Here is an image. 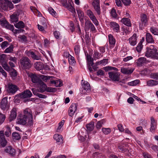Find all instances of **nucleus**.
I'll use <instances>...</instances> for the list:
<instances>
[{
    "mask_svg": "<svg viewBox=\"0 0 158 158\" xmlns=\"http://www.w3.org/2000/svg\"><path fill=\"white\" fill-rule=\"evenodd\" d=\"M17 123L22 125L27 124L28 126L33 124V116L31 110L29 108L26 109L18 117Z\"/></svg>",
    "mask_w": 158,
    "mask_h": 158,
    "instance_id": "1",
    "label": "nucleus"
},
{
    "mask_svg": "<svg viewBox=\"0 0 158 158\" xmlns=\"http://www.w3.org/2000/svg\"><path fill=\"white\" fill-rule=\"evenodd\" d=\"M145 56L150 58L155 59H158V52L155 47L151 45L146 48V51L145 52Z\"/></svg>",
    "mask_w": 158,
    "mask_h": 158,
    "instance_id": "2",
    "label": "nucleus"
},
{
    "mask_svg": "<svg viewBox=\"0 0 158 158\" xmlns=\"http://www.w3.org/2000/svg\"><path fill=\"white\" fill-rule=\"evenodd\" d=\"M20 66L23 70L28 69L32 66L31 62L27 57H23L20 60Z\"/></svg>",
    "mask_w": 158,
    "mask_h": 158,
    "instance_id": "3",
    "label": "nucleus"
},
{
    "mask_svg": "<svg viewBox=\"0 0 158 158\" xmlns=\"http://www.w3.org/2000/svg\"><path fill=\"white\" fill-rule=\"evenodd\" d=\"M0 64L6 70L9 71L10 68L7 63L6 56L5 54L0 55Z\"/></svg>",
    "mask_w": 158,
    "mask_h": 158,
    "instance_id": "4",
    "label": "nucleus"
},
{
    "mask_svg": "<svg viewBox=\"0 0 158 158\" xmlns=\"http://www.w3.org/2000/svg\"><path fill=\"white\" fill-rule=\"evenodd\" d=\"M140 18L141 22L139 23V26L142 29L148 24L149 17L145 14L143 13L140 15Z\"/></svg>",
    "mask_w": 158,
    "mask_h": 158,
    "instance_id": "5",
    "label": "nucleus"
},
{
    "mask_svg": "<svg viewBox=\"0 0 158 158\" xmlns=\"http://www.w3.org/2000/svg\"><path fill=\"white\" fill-rule=\"evenodd\" d=\"M82 88L81 89V92L83 94H85L91 91L90 85L87 81H82Z\"/></svg>",
    "mask_w": 158,
    "mask_h": 158,
    "instance_id": "6",
    "label": "nucleus"
},
{
    "mask_svg": "<svg viewBox=\"0 0 158 158\" xmlns=\"http://www.w3.org/2000/svg\"><path fill=\"white\" fill-rule=\"evenodd\" d=\"M86 13L93 23L96 26H98V22L92 11L91 10L89 9L87 10Z\"/></svg>",
    "mask_w": 158,
    "mask_h": 158,
    "instance_id": "7",
    "label": "nucleus"
},
{
    "mask_svg": "<svg viewBox=\"0 0 158 158\" xmlns=\"http://www.w3.org/2000/svg\"><path fill=\"white\" fill-rule=\"evenodd\" d=\"M90 29L91 31L96 30L95 27L89 20L85 21V31H88Z\"/></svg>",
    "mask_w": 158,
    "mask_h": 158,
    "instance_id": "8",
    "label": "nucleus"
},
{
    "mask_svg": "<svg viewBox=\"0 0 158 158\" xmlns=\"http://www.w3.org/2000/svg\"><path fill=\"white\" fill-rule=\"evenodd\" d=\"M92 4L97 14L98 15H100L101 14L100 0H94Z\"/></svg>",
    "mask_w": 158,
    "mask_h": 158,
    "instance_id": "9",
    "label": "nucleus"
},
{
    "mask_svg": "<svg viewBox=\"0 0 158 158\" xmlns=\"http://www.w3.org/2000/svg\"><path fill=\"white\" fill-rule=\"evenodd\" d=\"M18 90L17 86L12 84H9L8 85L7 91L9 95L14 94Z\"/></svg>",
    "mask_w": 158,
    "mask_h": 158,
    "instance_id": "10",
    "label": "nucleus"
},
{
    "mask_svg": "<svg viewBox=\"0 0 158 158\" xmlns=\"http://www.w3.org/2000/svg\"><path fill=\"white\" fill-rule=\"evenodd\" d=\"M109 77L112 80L114 81H119V74L116 72H109L108 73Z\"/></svg>",
    "mask_w": 158,
    "mask_h": 158,
    "instance_id": "11",
    "label": "nucleus"
},
{
    "mask_svg": "<svg viewBox=\"0 0 158 158\" xmlns=\"http://www.w3.org/2000/svg\"><path fill=\"white\" fill-rule=\"evenodd\" d=\"M7 141L5 138L4 131H0V144L2 147H5L7 144Z\"/></svg>",
    "mask_w": 158,
    "mask_h": 158,
    "instance_id": "12",
    "label": "nucleus"
},
{
    "mask_svg": "<svg viewBox=\"0 0 158 158\" xmlns=\"http://www.w3.org/2000/svg\"><path fill=\"white\" fill-rule=\"evenodd\" d=\"M28 76L31 79V81L33 83L38 84L41 81L40 78L35 74L30 73Z\"/></svg>",
    "mask_w": 158,
    "mask_h": 158,
    "instance_id": "13",
    "label": "nucleus"
},
{
    "mask_svg": "<svg viewBox=\"0 0 158 158\" xmlns=\"http://www.w3.org/2000/svg\"><path fill=\"white\" fill-rule=\"evenodd\" d=\"M77 108V105L76 103H73L70 106L69 108L68 113L69 115L72 117L74 115Z\"/></svg>",
    "mask_w": 158,
    "mask_h": 158,
    "instance_id": "14",
    "label": "nucleus"
},
{
    "mask_svg": "<svg viewBox=\"0 0 158 158\" xmlns=\"http://www.w3.org/2000/svg\"><path fill=\"white\" fill-rule=\"evenodd\" d=\"M137 37L136 34L134 33L129 39V43L131 45L134 46L136 44L137 42Z\"/></svg>",
    "mask_w": 158,
    "mask_h": 158,
    "instance_id": "15",
    "label": "nucleus"
},
{
    "mask_svg": "<svg viewBox=\"0 0 158 158\" xmlns=\"http://www.w3.org/2000/svg\"><path fill=\"white\" fill-rule=\"evenodd\" d=\"M32 95V93L29 90H26L19 94V97L22 98H29Z\"/></svg>",
    "mask_w": 158,
    "mask_h": 158,
    "instance_id": "16",
    "label": "nucleus"
},
{
    "mask_svg": "<svg viewBox=\"0 0 158 158\" xmlns=\"http://www.w3.org/2000/svg\"><path fill=\"white\" fill-rule=\"evenodd\" d=\"M37 85L39 87V92L43 93L46 91L47 86L42 81H41Z\"/></svg>",
    "mask_w": 158,
    "mask_h": 158,
    "instance_id": "17",
    "label": "nucleus"
},
{
    "mask_svg": "<svg viewBox=\"0 0 158 158\" xmlns=\"http://www.w3.org/2000/svg\"><path fill=\"white\" fill-rule=\"evenodd\" d=\"M19 13L18 12L14 13L10 16L11 21L12 23H16L19 21Z\"/></svg>",
    "mask_w": 158,
    "mask_h": 158,
    "instance_id": "18",
    "label": "nucleus"
},
{
    "mask_svg": "<svg viewBox=\"0 0 158 158\" xmlns=\"http://www.w3.org/2000/svg\"><path fill=\"white\" fill-rule=\"evenodd\" d=\"M5 151L12 156H14L15 154V150L11 146L6 147L5 149Z\"/></svg>",
    "mask_w": 158,
    "mask_h": 158,
    "instance_id": "19",
    "label": "nucleus"
},
{
    "mask_svg": "<svg viewBox=\"0 0 158 158\" xmlns=\"http://www.w3.org/2000/svg\"><path fill=\"white\" fill-rule=\"evenodd\" d=\"M1 8L4 10H7L8 8V0H1L0 1Z\"/></svg>",
    "mask_w": 158,
    "mask_h": 158,
    "instance_id": "20",
    "label": "nucleus"
},
{
    "mask_svg": "<svg viewBox=\"0 0 158 158\" xmlns=\"http://www.w3.org/2000/svg\"><path fill=\"white\" fill-rule=\"evenodd\" d=\"M110 27L113 30L117 32H118L119 30V24L114 22H112L110 23Z\"/></svg>",
    "mask_w": 158,
    "mask_h": 158,
    "instance_id": "21",
    "label": "nucleus"
},
{
    "mask_svg": "<svg viewBox=\"0 0 158 158\" xmlns=\"http://www.w3.org/2000/svg\"><path fill=\"white\" fill-rule=\"evenodd\" d=\"M151 124L150 125V131L152 132H154L156 128V124L154 118L151 117Z\"/></svg>",
    "mask_w": 158,
    "mask_h": 158,
    "instance_id": "22",
    "label": "nucleus"
},
{
    "mask_svg": "<svg viewBox=\"0 0 158 158\" xmlns=\"http://www.w3.org/2000/svg\"><path fill=\"white\" fill-rule=\"evenodd\" d=\"M17 117L16 110L15 108H13L10 111V114L9 117V120L11 121L16 118Z\"/></svg>",
    "mask_w": 158,
    "mask_h": 158,
    "instance_id": "23",
    "label": "nucleus"
},
{
    "mask_svg": "<svg viewBox=\"0 0 158 158\" xmlns=\"http://www.w3.org/2000/svg\"><path fill=\"white\" fill-rule=\"evenodd\" d=\"M127 146L128 145L127 143H120L119 144L118 148L120 150V151L124 152L128 150V148H127Z\"/></svg>",
    "mask_w": 158,
    "mask_h": 158,
    "instance_id": "24",
    "label": "nucleus"
},
{
    "mask_svg": "<svg viewBox=\"0 0 158 158\" xmlns=\"http://www.w3.org/2000/svg\"><path fill=\"white\" fill-rule=\"evenodd\" d=\"M134 69L129 68H121V71L122 73L125 74H129L131 73L133 71Z\"/></svg>",
    "mask_w": 158,
    "mask_h": 158,
    "instance_id": "25",
    "label": "nucleus"
},
{
    "mask_svg": "<svg viewBox=\"0 0 158 158\" xmlns=\"http://www.w3.org/2000/svg\"><path fill=\"white\" fill-rule=\"evenodd\" d=\"M146 39L147 42L148 43H153L154 42V41L153 37L149 33H146Z\"/></svg>",
    "mask_w": 158,
    "mask_h": 158,
    "instance_id": "26",
    "label": "nucleus"
},
{
    "mask_svg": "<svg viewBox=\"0 0 158 158\" xmlns=\"http://www.w3.org/2000/svg\"><path fill=\"white\" fill-rule=\"evenodd\" d=\"M146 59L144 57H140L137 60L136 63L138 66H142L146 63Z\"/></svg>",
    "mask_w": 158,
    "mask_h": 158,
    "instance_id": "27",
    "label": "nucleus"
},
{
    "mask_svg": "<svg viewBox=\"0 0 158 158\" xmlns=\"http://www.w3.org/2000/svg\"><path fill=\"white\" fill-rule=\"evenodd\" d=\"M121 22L128 27H131V21L128 18H123L121 20Z\"/></svg>",
    "mask_w": 158,
    "mask_h": 158,
    "instance_id": "28",
    "label": "nucleus"
},
{
    "mask_svg": "<svg viewBox=\"0 0 158 158\" xmlns=\"http://www.w3.org/2000/svg\"><path fill=\"white\" fill-rule=\"evenodd\" d=\"M53 138L56 142H60V143H63V138L61 135L58 134H55L54 135Z\"/></svg>",
    "mask_w": 158,
    "mask_h": 158,
    "instance_id": "29",
    "label": "nucleus"
},
{
    "mask_svg": "<svg viewBox=\"0 0 158 158\" xmlns=\"http://www.w3.org/2000/svg\"><path fill=\"white\" fill-rule=\"evenodd\" d=\"M7 103V99L6 98H3L1 102V107L2 109H4L6 107Z\"/></svg>",
    "mask_w": 158,
    "mask_h": 158,
    "instance_id": "30",
    "label": "nucleus"
},
{
    "mask_svg": "<svg viewBox=\"0 0 158 158\" xmlns=\"http://www.w3.org/2000/svg\"><path fill=\"white\" fill-rule=\"evenodd\" d=\"M76 10L80 20L81 21H83L84 17V12L80 9H77Z\"/></svg>",
    "mask_w": 158,
    "mask_h": 158,
    "instance_id": "31",
    "label": "nucleus"
},
{
    "mask_svg": "<svg viewBox=\"0 0 158 158\" xmlns=\"http://www.w3.org/2000/svg\"><path fill=\"white\" fill-rule=\"evenodd\" d=\"M15 26L18 29L23 28L25 27L24 23L22 21H20L18 23L14 24Z\"/></svg>",
    "mask_w": 158,
    "mask_h": 158,
    "instance_id": "32",
    "label": "nucleus"
},
{
    "mask_svg": "<svg viewBox=\"0 0 158 158\" xmlns=\"http://www.w3.org/2000/svg\"><path fill=\"white\" fill-rule=\"evenodd\" d=\"M35 68L38 70H41L43 68L42 62H37L34 64Z\"/></svg>",
    "mask_w": 158,
    "mask_h": 158,
    "instance_id": "33",
    "label": "nucleus"
},
{
    "mask_svg": "<svg viewBox=\"0 0 158 158\" xmlns=\"http://www.w3.org/2000/svg\"><path fill=\"white\" fill-rule=\"evenodd\" d=\"M68 2L70 3L69 6L67 8L72 13H76L75 10V8L72 6V4H73V2L72 0H68Z\"/></svg>",
    "mask_w": 158,
    "mask_h": 158,
    "instance_id": "34",
    "label": "nucleus"
},
{
    "mask_svg": "<svg viewBox=\"0 0 158 158\" xmlns=\"http://www.w3.org/2000/svg\"><path fill=\"white\" fill-rule=\"evenodd\" d=\"M158 84V81L151 80L147 81V85L149 86L156 85Z\"/></svg>",
    "mask_w": 158,
    "mask_h": 158,
    "instance_id": "35",
    "label": "nucleus"
},
{
    "mask_svg": "<svg viewBox=\"0 0 158 158\" xmlns=\"http://www.w3.org/2000/svg\"><path fill=\"white\" fill-rule=\"evenodd\" d=\"M108 39L109 43L111 45H114L115 43V40L111 34H109L108 35Z\"/></svg>",
    "mask_w": 158,
    "mask_h": 158,
    "instance_id": "36",
    "label": "nucleus"
},
{
    "mask_svg": "<svg viewBox=\"0 0 158 158\" xmlns=\"http://www.w3.org/2000/svg\"><path fill=\"white\" fill-rule=\"evenodd\" d=\"M14 48L13 45L11 44L5 50L4 52L6 53H12L13 51Z\"/></svg>",
    "mask_w": 158,
    "mask_h": 158,
    "instance_id": "37",
    "label": "nucleus"
},
{
    "mask_svg": "<svg viewBox=\"0 0 158 158\" xmlns=\"http://www.w3.org/2000/svg\"><path fill=\"white\" fill-rule=\"evenodd\" d=\"M94 122H90L86 125L87 128L89 131H92L94 129Z\"/></svg>",
    "mask_w": 158,
    "mask_h": 158,
    "instance_id": "38",
    "label": "nucleus"
},
{
    "mask_svg": "<svg viewBox=\"0 0 158 158\" xmlns=\"http://www.w3.org/2000/svg\"><path fill=\"white\" fill-rule=\"evenodd\" d=\"M48 10L50 13L53 17L55 18L57 17V14L53 8L51 7H49L48 8Z\"/></svg>",
    "mask_w": 158,
    "mask_h": 158,
    "instance_id": "39",
    "label": "nucleus"
},
{
    "mask_svg": "<svg viewBox=\"0 0 158 158\" xmlns=\"http://www.w3.org/2000/svg\"><path fill=\"white\" fill-rule=\"evenodd\" d=\"M12 136L13 139L17 140H19L21 139L20 135L16 132H13L12 134Z\"/></svg>",
    "mask_w": 158,
    "mask_h": 158,
    "instance_id": "40",
    "label": "nucleus"
},
{
    "mask_svg": "<svg viewBox=\"0 0 158 158\" xmlns=\"http://www.w3.org/2000/svg\"><path fill=\"white\" fill-rule=\"evenodd\" d=\"M103 55L101 54V53H99L98 52H95L94 54L93 55V57H94L95 59H98L102 57Z\"/></svg>",
    "mask_w": 158,
    "mask_h": 158,
    "instance_id": "41",
    "label": "nucleus"
},
{
    "mask_svg": "<svg viewBox=\"0 0 158 158\" xmlns=\"http://www.w3.org/2000/svg\"><path fill=\"white\" fill-rule=\"evenodd\" d=\"M139 82V80H135L130 82L128 83V85L130 86H135L138 84Z\"/></svg>",
    "mask_w": 158,
    "mask_h": 158,
    "instance_id": "42",
    "label": "nucleus"
},
{
    "mask_svg": "<svg viewBox=\"0 0 158 158\" xmlns=\"http://www.w3.org/2000/svg\"><path fill=\"white\" fill-rule=\"evenodd\" d=\"M87 60L88 61V65H93V59L89 55H88L87 56Z\"/></svg>",
    "mask_w": 158,
    "mask_h": 158,
    "instance_id": "43",
    "label": "nucleus"
},
{
    "mask_svg": "<svg viewBox=\"0 0 158 158\" xmlns=\"http://www.w3.org/2000/svg\"><path fill=\"white\" fill-rule=\"evenodd\" d=\"M108 61V59H104L99 62H97L96 64H97L98 65L102 64L103 65H105L107 64Z\"/></svg>",
    "mask_w": 158,
    "mask_h": 158,
    "instance_id": "44",
    "label": "nucleus"
},
{
    "mask_svg": "<svg viewBox=\"0 0 158 158\" xmlns=\"http://www.w3.org/2000/svg\"><path fill=\"white\" fill-rule=\"evenodd\" d=\"M75 53L76 55H78L80 53V49L79 45H76L74 48Z\"/></svg>",
    "mask_w": 158,
    "mask_h": 158,
    "instance_id": "45",
    "label": "nucleus"
},
{
    "mask_svg": "<svg viewBox=\"0 0 158 158\" xmlns=\"http://www.w3.org/2000/svg\"><path fill=\"white\" fill-rule=\"evenodd\" d=\"M9 44L7 41H4L0 44V46L2 49H4L8 46Z\"/></svg>",
    "mask_w": 158,
    "mask_h": 158,
    "instance_id": "46",
    "label": "nucleus"
},
{
    "mask_svg": "<svg viewBox=\"0 0 158 158\" xmlns=\"http://www.w3.org/2000/svg\"><path fill=\"white\" fill-rule=\"evenodd\" d=\"M102 132L105 135H108L111 132L110 129L109 128H103L102 129Z\"/></svg>",
    "mask_w": 158,
    "mask_h": 158,
    "instance_id": "47",
    "label": "nucleus"
},
{
    "mask_svg": "<svg viewBox=\"0 0 158 158\" xmlns=\"http://www.w3.org/2000/svg\"><path fill=\"white\" fill-rule=\"evenodd\" d=\"M61 2L62 5L66 8L68 7L70 4L68 2V0H61Z\"/></svg>",
    "mask_w": 158,
    "mask_h": 158,
    "instance_id": "48",
    "label": "nucleus"
},
{
    "mask_svg": "<svg viewBox=\"0 0 158 158\" xmlns=\"http://www.w3.org/2000/svg\"><path fill=\"white\" fill-rule=\"evenodd\" d=\"M6 118V117L5 114L0 113V125L4 122Z\"/></svg>",
    "mask_w": 158,
    "mask_h": 158,
    "instance_id": "49",
    "label": "nucleus"
},
{
    "mask_svg": "<svg viewBox=\"0 0 158 158\" xmlns=\"http://www.w3.org/2000/svg\"><path fill=\"white\" fill-rule=\"evenodd\" d=\"M150 31L154 35H158V30L156 28L151 27L150 28Z\"/></svg>",
    "mask_w": 158,
    "mask_h": 158,
    "instance_id": "50",
    "label": "nucleus"
},
{
    "mask_svg": "<svg viewBox=\"0 0 158 158\" xmlns=\"http://www.w3.org/2000/svg\"><path fill=\"white\" fill-rule=\"evenodd\" d=\"M6 128L7 130L5 131V135L7 137H9L11 134L10 129V127H7Z\"/></svg>",
    "mask_w": 158,
    "mask_h": 158,
    "instance_id": "51",
    "label": "nucleus"
},
{
    "mask_svg": "<svg viewBox=\"0 0 158 158\" xmlns=\"http://www.w3.org/2000/svg\"><path fill=\"white\" fill-rule=\"evenodd\" d=\"M6 28L8 29L11 31L13 32L14 30V27L12 25L10 24L9 23H7L6 27H5Z\"/></svg>",
    "mask_w": 158,
    "mask_h": 158,
    "instance_id": "52",
    "label": "nucleus"
},
{
    "mask_svg": "<svg viewBox=\"0 0 158 158\" xmlns=\"http://www.w3.org/2000/svg\"><path fill=\"white\" fill-rule=\"evenodd\" d=\"M150 77L158 80V73H152L150 74Z\"/></svg>",
    "mask_w": 158,
    "mask_h": 158,
    "instance_id": "53",
    "label": "nucleus"
},
{
    "mask_svg": "<svg viewBox=\"0 0 158 158\" xmlns=\"http://www.w3.org/2000/svg\"><path fill=\"white\" fill-rule=\"evenodd\" d=\"M111 15L113 18H116L117 14L116 13V10L114 8L112 9L111 11Z\"/></svg>",
    "mask_w": 158,
    "mask_h": 158,
    "instance_id": "54",
    "label": "nucleus"
},
{
    "mask_svg": "<svg viewBox=\"0 0 158 158\" xmlns=\"http://www.w3.org/2000/svg\"><path fill=\"white\" fill-rule=\"evenodd\" d=\"M143 47V45L142 43H139L137 47L136 48V49L137 51L138 52H140L141 51Z\"/></svg>",
    "mask_w": 158,
    "mask_h": 158,
    "instance_id": "55",
    "label": "nucleus"
},
{
    "mask_svg": "<svg viewBox=\"0 0 158 158\" xmlns=\"http://www.w3.org/2000/svg\"><path fill=\"white\" fill-rule=\"evenodd\" d=\"M70 57L69 58V64L72 65L75 62V58L70 55Z\"/></svg>",
    "mask_w": 158,
    "mask_h": 158,
    "instance_id": "56",
    "label": "nucleus"
},
{
    "mask_svg": "<svg viewBox=\"0 0 158 158\" xmlns=\"http://www.w3.org/2000/svg\"><path fill=\"white\" fill-rule=\"evenodd\" d=\"M30 57L34 60H39L40 59L39 57L35 55L33 52H32V53L31 54Z\"/></svg>",
    "mask_w": 158,
    "mask_h": 158,
    "instance_id": "57",
    "label": "nucleus"
},
{
    "mask_svg": "<svg viewBox=\"0 0 158 158\" xmlns=\"http://www.w3.org/2000/svg\"><path fill=\"white\" fill-rule=\"evenodd\" d=\"M122 2L125 6H129L131 3V0H121Z\"/></svg>",
    "mask_w": 158,
    "mask_h": 158,
    "instance_id": "58",
    "label": "nucleus"
},
{
    "mask_svg": "<svg viewBox=\"0 0 158 158\" xmlns=\"http://www.w3.org/2000/svg\"><path fill=\"white\" fill-rule=\"evenodd\" d=\"M8 23L6 20H0V24L3 27H5Z\"/></svg>",
    "mask_w": 158,
    "mask_h": 158,
    "instance_id": "59",
    "label": "nucleus"
},
{
    "mask_svg": "<svg viewBox=\"0 0 158 158\" xmlns=\"http://www.w3.org/2000/svg\"><path fill=\"white\" fill-rule=\"evenodd\" d=\"M64 120H62L61 122H60L59 123V126L57 128V131H58L59 130H60L61 127H62L63 125L64 124Z\"/></svg>",
    "mask_w": 158,
    "mask_h": 158,
    "instance_id": "60",
    "label": "nucleus"
},
{
    "mask_svg": "<svg viewBox=\"0 0 158 158\" xmlns=\"http://www.w3.org/2000/svg\"><path fill=\"white\" fill-rule=\"evenodd\" d=\"M54 35L56 39H59L60 37V33L59 31H56L54 32Z\"/></svg>",
    "mask_w": 158,
    "mask_h": 158,
    "instance_id": "61",
    "label": "nucleus"
},
{
    "mask_svg": "<svg viewBox=\"0 0 158 158\" xmlns=\"http://www.w3.org/2000/svg\"><path fill=\"white\" fill-rule=\"evenodd\" d=\"M59 82V84L57 85L58 86L60 87L62 85V82L60 81L56 80V81H51V83H54L55 84H56L57 83H58Z\"/></svg>",
    "mask_w": 158,
    "mask_h": 158,
    "instance_id": "62",
    "label": "nucleus"
},
{
    "mask_svg": "<svg viewBox=\"0 0 158 158\" xmlns=\"http://www.w3.org/2000/svg\"><path fill=\"white\" fill-rule=\"evenodd\" d=\"M50 77L47 76L42 75V78L44 81L46 82L49 79Z\"/></svg>",
    "mask_w": 158,
    "mask_h": 158,
    "instance_id": "63",
    "label": "nucleus"
},
{
    "mask_svg": "<svg viewBox=\"0 0 158 158\" xmlns=\"http://www.w3.org/2000/svg\"><path fill=\"white\" fill-rule=\"evenodd\" d=\"M143 155L145 158H151V156L148 153L144 152L143 153Z\"/></svg>",
    "mask_w": 158,
    "mask_h": 158,
    "instance_id": "64",
    "label": "nucleus"
}]
</instances>
